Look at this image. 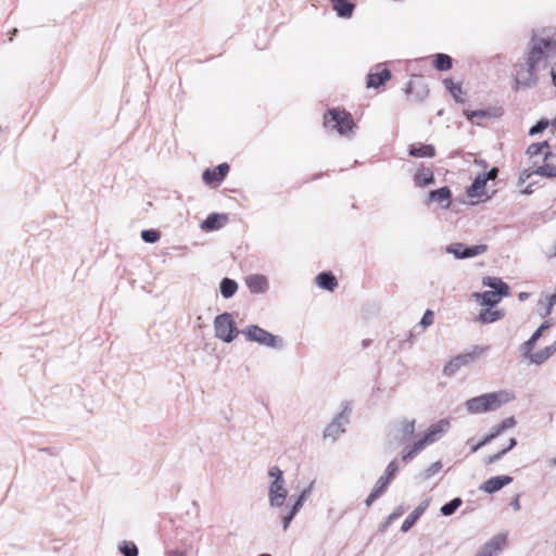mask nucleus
Wrapping results in <instances>:
<instances>
[{"label": "nucleus", "instance_id": "nucleus-29", "mask_svg": "<svg viewBox=\"0 0 556 556\" xmlns=\"http://www.w3.org/2000/svg\"><path fill=\"white\" fill-rule=\"evenodd\" d=\"M433 67L439 72H445L452 68L453 59L446 53H435L432 61Z\"/></svg>", "mask_w": 556, "mask_h": 556}, {"label": "nucleus", "instance_id": "nucleus-28", "mask_svg": "<svg viewBox=\"0 0 556 556\" xmlns=\"http://www.w3.org/2000/svg\"><path fill=\"white\" fill-rule=\"evenodd\" d=\"M486 182L488 181L485 180L484 176L482 174H478L475 177L471 185L469 186V188L467 189L468 197H470V198L480 197L485 189Z\"/></svg>", "mask_w": 556, "mask_h": 556}, {"label": "nucleus", "instance_id": "nucleus-36", "mask_svg": "<svg viewBox=\"0 0 556 556\" xmlns=\"http://www.w3.org/2000/svg\"><path fill=\"white\" fill-rule=\"evenodd\" d=\"M313 485H314V481H312L306 488H304L302 490V492L296 496L294 497V495H291L289 497V501H293V504L294 506H296L298 508H302L303 505H304V502L306 501V498L311 495L312 493V490H313Z\"/></svg>", "mask_w": 556, "mask_h": 556}, {"label": "nucleus", "instance_id": "nucleus-22", "mask_svg": "<svg viewBox=\"0 0 556 556\" xmlns=\"http://www.w3.org/2000/svg\"><path fill=\"white\" fill-rule=\"evenodd\" d=\"M332 10L336 12L337 16L340 18H350L352 17L355 3L351 0H330Z\"/></svg>", "mask_w": 556, "mask_h": 556}, {"label": "nucleus", "instance_id": "nucleus-27", "mask_svg": "<svg viewBox=\"0 0 556 556\" xmlns=\"http://www.w3.org/2000/svg\"><path fill=\"white\" fill-rule=\"evenodd\" d=\"M486 350L488 346L473 345L470 352L457 355L456 359L458 361L460 367L467 366L483 353H485Z\"/></svg>", "mask_w": 556, "mask_h": 556}, {"label": "nucleus", "instance_id": "nucleus-8", "mask_svg": "<svg viewBox=\"0 0 556 556\" xmlns=\"http://www.w3.org/2000/svg\"><path fill=\"white\" fill-rule=\"evenodd\" d=\"M539 70L535 66H531V64H528L526 61L525 64H520L516 66V74H515V89H518L520 87L522 88H532L538 83V77L535 75V71Z\"/></svg>", "mask_w": 556, "mask_h": 556}, {"label": "nucleus", "instance_id": "nucleus-12", "mask_svg": "<svg viewBox=\"0 0 556 556\" xmlns=\"http://www.w3.org/2000/svg\"><path fill=\"white\" fill-rule=\"evenodd\" d=\"M511 482H513V477L507 476V475H501V476H495V477L489 478L479 486V489L481 491H483L484 493L493 494V493L500 491L501 489H503L504 486L508 485Z\"/></svg>", "mask_w": 556, "mask_h": 556}, {"label": "nucleus", "instance_id": "nucleus-44", "mask_svg": "<svg viewBox=\"0 0 556 556\" xmlns=\"http://www.w3.org/2000/svg\"><path fill=\"white\" fill-rule=\"evenodd\" d=\"M548 125L549 123L547 119L541 118L529 129V135L535 136L538 134H541L548 127Z\"/></svg>", "mask_w": 556, "mask_h": 556}, {"label": "nucleus", "instance_id": "nucleus-46", "mask_svg": "<svg viewBox=\"0 0 556 556\" xmlns=\"http://www.w3.org/2000/svg\"><path fill=\"white\" fill-rule=\"evenodd\" d=\"M300 511V508H298L296 506L292 505L288 511L287 515H285L282 517V528L283 530H287L291 523V521L293 520V518L296 516V514Z\"/></svg>", "mask_w": 556, "mask_h": 556}, {"label": "nucleus", "instance_id": "nucleus-53", "mask_svg": "<svg viewBox=\"0 0 556 556\" xmlns=\"http://www.w3.org/2000/svg\"><path fill=\"white\" fill-rule=\"evenodd\" d=\"M491 441H493V440L490 439V435L485 434L479 442H477L476 444H473L470 447V453H476L477 451H479L481 447H483L484 445H486Z\"/></svg>", "mask_w": 556, "mask_h": 556}, {"label": "nucleus", "instance_id": "nucleus-20", "mask_svg": "<svg viewBox=\"0 0 556 556\" xmlns=\"http://www.w3.org/2000/svg\"><path fill=\"white\" fill-rule=\"evenodd\" d=\"M430 504V500H424L403 521L401 531L407 532L422 516Z\"/></svg>", "mask_w": 556, "mask_h": 556}, {"label": "nucleus", "instance_id": "nucleus-30", "mask_svg": "<svg viewBox=\"0 0 556 556\" xmlns=\"http://www.w3.org/2000/svg\"><path fill=\"white\" fill-rule=\"evenodd\" d=\"M504 316V313L500 309H493V307H486L482 309L478 315V321L481 324H491L500 320Z\"/></svg>", "mask_w": 556, "mask_h": 556}, {"label": "nucleus", "instance_id": "nucleus-64", "mask_svg": "<svg viewBox=\"0 0 556 556\" xmlns=\"http://www.w3.org/2000/svg\"><path fill=\"white\" fill-rule=\"evenodd\" d=\"M551 76H552V83L556 87V67H552Z\"/></svg>", "mask_w": 556, "mask_h": 556}, {"label": "nucleus", "instance_id": "nucleus-2", "mask_svg": "<svg viewBox=\"0 0 556 556\" xmlns=\"http://www.w3.org/2000/svg\"><path fill=\"white\" fill-rule=\"evenodd\" d=\"M511 399L513 395L505 390L490 392L467 400L465 407L469 414H482L496 410Z\"/></svg>", "mask_w": 556, "mask_h": 556}, {"label": "nucleus", "instance_id": "nucleus-31", "mask_svg": "<svg viewBox=\"0 0 556 556\" xmlns=\"http://www.w3.org/2000/svg\"><path fill=\"white\" fill-rule=\"evenodd\" d=\"M238 290V283L236 280L225 277L219 282V291L224 299L232 298Z\"/></svg>", "mask_w": 556, "mask_h": 556}, {"label": "nucleus", "instance_id": "nucleus-39", "mask_svg": "<svg viewBox=\"0 0 556 556\" xmlns=\"http://www.w3.org/2000/svg\"><path fill=\"white\" fill-rule=\"evenodd\" d=\"M532 173H535V175L546 178H556V165L545 163L541 166H538L535 169L532 170Z\"/></svg>", "mask_w": 556, "mask_h": 556}, {"label": "nucleus", "instance_id": "nucleus-50", "mask_svg": "<svg viewBox=\"0 0 556 556\" xmlns=\"http://www.w3.org/2000/svg\"><path fill=\"white\" fill-rule=\"evenodd\" d=\"M430 443L422 437L421 439H419L418 441L414 442L412 445H409V447L415 452V453H419L421 452L427 445H429Z\"/></svg>", "mask_w": 556, "mask_h": 556}, {"label": "nucleus", "instance_id": "nucleus-57", "mask_svg": "<svg viewBox=\"0 0 556 556\" xmlns=\"http://www.w3.org/2000/svg\"><path fill=\"white\" fill-rule=\"evenodd\" d=\"M533 169H523L518 178V184L523 185L531 176L535 175V173H532Z\"/></svg>", "mask_w": 556, "mask_h": 556}, {"label": "nucleus", "instance_id": "nucleus-21", "mask_svg": "<svg viewBox=\"0 0 556 556\" xmlns=\"http://www.w3.org/2000/svg\"><path fill=\"white\" fill-rule=\"evenodd\" d=\"M414 182L418 188H425L435 182V177L431 168L421 166L414 174Z\"/></svg>", "mask_w": 556, "mask_h": 556}, {"label": "nucleus", "instance_id": "nucleus-59", "mask_svg": "<svg viewBox=\"0 0 556 556\" xmlns=\"http://www.w3.org/2000/svg\"><path fill=\"white\" fill-rule=\"evenodd\" d=\"M547 302H548V308H545V312L544 314L542 315L543 317L547 316L551 314V311L553 308V306L556 304V293L551 295L548 299H547Z\"/></svg>", "mask_w": 556, "mask_h": 556}, {"label": "nucleus", "instance_id": "nucleus-37", "mask_svg": "<svg viewBox=\"0 0 556 556\" xmlns=\"http://www.w3.org/2000/svg\"><path fill=\"white\" fill-rule=\"evenodd\" d=\"M444 87L451 96L457 101V102H464V100L460 98L462 94V86L460 84L454 83L452 79L446 78L443 80Z\"/></svg>", "mask_w": 556, "mask_h": 556}, {"label": "nucleus", "instance_id": "nucleus-49", "mask_svg": "<svg viewBox=\"0 0 556 556\" xmlns=\"http://www.w3.org/2000/svg\"><path fill=\"white\" fill-rule=\"evenodd\" d=\"M430 443L422 437L421 439H419L418 441L414 442L412 445H409V447L415 452V453H419L421 452L427 445H429Z\"/></svg>", "mask_w": 556, "mask_h": 556}, {"label": "nucleus", "instance_id": "nucleus-16", "mask_svg": "<svg viewBox=\"0 0 556 556\" xmlns=\"http://www.w3.org/2000/svg\"><path fill=\"white\" fill-rule=\"evenodd\" d=\"M248 289L254 294L265 293L268 288V280L264 275L253 274L245 278Z\"/></svg>", "mask_w": 556, "mask_h": 556}, {"label": "nucleus", "instance_id": "nucleus-5", "mask_svg": "<svg viewBox=\"0 0 556 556\" xmlns=\"http://www.w3.org/2000/svg\"><path fill=\"white\" fill-rule=\"evenodd\" d=\"M215 337L225 343L232 342L241 332L238 330L232 315L228 312L217 315L214 319Z\"/></svg>", "mask_w": 556, "mask_h": 556}, {"label": "nucleus", "instance_id": "nucleus-45", "mask_svg": "<svg viewBox=\"0 0 556 556\" xmlns=\"http://www.w3.org/2000/svg\"><path fill=\"white\" fill-rule=\"evenodd\" d=\"M442 469V463L441 462H435L433 464H431L422 473H421V477L424 480H428L429 478H431L432 476H434L435 473H438L440 470Z\"/></svg>", "mask_w": 556, "mask_h": 556}, {"label": "nucleus", "instance_id": "nucleus-6", "mask_svg": "<svg viewBox=\"0 0 556 556\" xmlns=\"http://www.w3.org/2000/svg\"><path fill=\"white\" fill-rule=\"evenodd\" d=\"M341 405V412L332 418L324 430L325 439L336 441L341 433L345 432V426L349 424L351 407L349 402H342Z\"/></svg>", "mask_w": 556, "mask_h": 556}, {"label": "nucleus", "instance_id": "nucleus-18", "mask_svg": "<svg viewBox=\"0 0 556 556\" xmlns=\"http://www.w3.org/2000/svg\"><path fill=\"white\" fill-rule=\"evenodd\" d=\"M392 77V73L388 68H383L379 72H370L366 77V87L367 88H379L384 86Z\"/></svg>", "mask_w": 556, "mask_h": 556}, {"label": "nucleus", "instance_id": "nucleus-4", "mask_svg": "<svg viewBox=\"0 0 556 556\" xmlns=\"http://www.w3.org/2000/svg\"><path fill=\"white\" fill-rule=\"evenodd\" d=\"M241 333L250 342H256L261 345L271 349H282L283 341L280 337L273 334L257 325H249L241 330Z\"/></svg>", "mask_w": 556, "mask_h": 556}, {"label": "nucleus", "instance_id": "nucleus-1", "mask_svg": "<svg viewBox=\"0 0 556 556\" xmlns=\"http://www.w3.org/2000/svg\"><path fill=\"white\" fill-rule=\"evenodd\" d=\"M556 53V30L542 29L541 35L533 30L529 42V51L526 61L538 68L545 66L546 59Z\"/></svg>", "mask_w": 556, "mask_h": 556}, {"label": "nucleus", "instance_id": "nucleus-58", "mask_svg": "<svg viewBox=\"0 0 556 556\" xmlns=\"http://www.w3.org/2000/svg\"><path fill=\"white\" fill-rule=\"evenodd\" d=\"M481 174L484 176L486 181L488 180H493L498 175V168L497 167H492L489 172H483Z\"/></svg>", "mask_w": 556, "mask_h": 556}, {"label": "nucleus", "instance_id": "nucleus-63", "mask_svg": "<svg viewBox=\"0 0 556 556\" xmlns=\"http://www.w3.org/2000/svg\"><path fill=\"white\" fill-rule=\"evenodd\" d=\"M168 556H187L185 552L182 551H170L168 553Z\"/></svg>", "mask_w": 556, "mask_h": 556}, {"label": "nucleus", "instance_id": "nucleus-35", "mask_svg": "<svg viewBox=\"0 0 556 556\" xmlns=\"http://www.w3.org/2000/svg\"><path fill=\"white\" fill-rule=\"evenodd\" d=\"M401 433H402V442H406L412 439L415 433V420L404 419L401 422Z\"/></svg>", "mask_w": 556, "mask_h": 556}, {"label": "nucleus", "instance_id": "nucleus-26", "mask_svg": "<svg viewBox=\"0 0 556 556\" xmlns=\"http://www.w3.org/2000/svg\"><path fill=\"white\" fill-rule=\"evenodd\" d=\"M407 152L413 157H433L435 155V148L432 144H410Z\"/></svg>", "mask_w": 556, "mask_h": 556}, {"label": "nucleus", "instance_id": "nucleus-52", "mask_svg": "<svg viewBox=\"0 0 556 556\" xmlns=\"http://www.w3.org/2000/svg\"><path fill=\"white\" fill-rule=\"evenodd\" d=\"M507 453L504 448H502L501 451H498L497 453L495 454H492L490 456H488L484 460V463L486 465H491V464H494L496 462H498L503 456H505Z\"/></svg>", "mask_w": 556, "mask_h": 556}, {"label": "nucleus", "instance_id": "nucleus-40", "mask_svg": "<svg viewBox=\"0 0 556 556\" xmlns=\"http://www.w3.org/2000/svg\"><path fill=\"white\" fill-rule=\"evenodd\" d=\"M506 543V538L496 535L493 536L489 542L484 543L481 547H489V551L494 554L502 549L503 545Z\"/></svg>", "mask_w": 556, "mask_h": 556}, {"label": "nucleus", "instance_id": "nucleus-61", "mask_svg": "<svg viewBox=\"0 0 556 556\" xmlns=\"http://www.w3.org/2000/svg\"><path fill=\"white\" fill-rule=\"evenodd\" d=\"M475 556H493L489 547H480Z\"/></svg>", "mask_w": 556, "mask_h": 556}, {"label": "nucleus", "instance_id": "nucleus-54", "mask_svg": "<svg viewBox=\"0 0 556 556\" xmlns=\"http://www.w3.org/2000/svg\"><path fill=\"white\" fill-rule=\"evenodd\" d=\"M383 493L380 492L375 486L372 488L370 494L367 496L365 504L367 507H369L378 497H380Z\"/></svg>", "mask_w": 556, "mask_h": 556}, {"label": "nucleus", "instance_id": "nucleus-32", "mask_svg": "<svg viewBox=\"0 0 556 556\" xmlns=\"http://www.w3.org/2000/svg\"><path fill=\"white\" fill-rule=\"evenodd\" d=\"M516 424H517V421L514 416L507 417V418L503 419L500 424L494 426L492 428V430L490 431V433H488V434L490 435V439L494 440L497 437H500L507 429L514 428L516 426Z\"/></svg>", "mask_w": 556, "mask_h": 556}, {"label": "nucleus", "instance_id": "nucleus-13", "mask_svg": "<svg viewBox=\"0 0 556 556\" xmlns=\"http://www.w3.org/2000/svg\"><path fill=\"white\" fill-rule=\"evenodd\" d=\"M399 469L400 467L397 459H392L388 464L384 473L378 479L374 486L378 489L380 492L384 493L391 481L395 478Z\"/></svg>", "mask_w": 556, "mask_h": 556}, {"label": "nucleus", "instance_id": "nucleus-10", "mask_svg": "<svg viewBox=\"0 0 556 556\" xmlns=\"http://www.w3.org/2000/svg\"><path fill=\"white\" fill-rule=\"evenodd\" d=\"M288 496L285 480L273 481L268 490L269 504L273 507H281Z\"/></svg>", "mask_w": 556, "mask_h": 556}, {"label": "nucleus", "instance_id": "nucleus-19", "mask_svg": "<svg viewBox=\"0 0 556 556\" xmlns=\"http://www.w3.org/2000/svg\"><path fill=\"white\" fill-rule=\"evenodd\" d=\"M228 220L227 214L224 213H211L201 223V228L205 231H214L222 228Z\"/></svg>", "mask_w": 556, "mask_h": 556}, {"label": "nucleus", "instance_id": "nucleus-42", "mask_svg": "<svg viewBox=\"0 0 556 556\" xmlns=\"http://www.w3.org/2000/svg\"><path fill=\"white\" fill-rule=\"evenodd\" d=\"M140 237L147 243H155L160 240L161 233L155 229H143Z\"/></svg>", "mask_w": 556, "mask_h": 556}, {"label": "nucleus", "instance_id": "nucleus-11", "mask_svg": "<svg viewBox=\"0 0 556 556\" xmlns=\"http://www.w3.org/2000/svg\"><path fill=\"white\" fill-rule=\"evenodd\" d=\"M229 169L230 167L227 163H220L214 168L204 169L202 179L206 185L219 184L226 178Z\"/></svg>", "mask_w": 556, "mask_h": 556}, {"label": "nucleus", "instance_id": "nucleus-38", "mask_svg": "<svg viewBox=\"0 0 556 556\" xmlns=\"http://www.w3.org/2000/svg\"><path fill=\"white\" fill-rule=\"evenodd\" d=\"M405 92L408 98L412 97V99L416 102H421L429 93V90L426 86H421V88L416 92V94H413V83L408 81L407 86L405 88Z\"/></svg>", "mask_w": 556, "mask_h": 556}, {"label": "nucleus", "instance_id": "nucleus-55", "mask_svg": "<svg viewBox=\"0 0 556 556\" xmlns=\"http://www.w3.org/2000/svg\"><path fill=\"white\" fill-rule=\"evenodd\" d=\"M417 453H415L409 445L406 446L402 453V460L408 463L416 457Z\"/></svg>", "mask_w": 556, "mask_h": 556}, {"label": "nucleus", "instance_id": "nucleus-25", "mask_svg": "<svg viewBox=\"0 0 556 556\" xmlns=\"http://www.w3.org/2000/svg\"><path fill=\"white\" fill-rule=\"evenodd\" d=\"M315 283L320 289L332 291L338 286V280L332 271H321L316 276Z\"/></svg>", "mask_w": 556, "mask_h": 556}, {"label": "nucleus", "instance_id": "nucleus-15", "mask_svg": "<svg viewBox=\"0 0 556 556\" xmlns=\"http://www.w3.org/2000/svg\"><path fill=\"white\" fill-rule=\"evenodd\" d=\"M452 190L447 186L440 187L435 190H431L428 193V202H435L442 205L443 208L451 206Z\"/></svg>", "mask_w": 556, "mask_h": 556}, {"label": "nucleus", "instance_id": "nucleus-34", "mask_svg": "<svg viewBox=\"0 0 556 556\" xmlns=\"http://www.w3.org/2000/svg\"><path fill=\"white\" fill-rule=\"evenodd\" d=\"M462 504L463 500L460 497H454L441 506L440 513L446 517L452 516L462 506Z\"/></svg>", "mask_w": 556, "mask_h": 556}, {"label": "nucleus", "instance_id": "nucleus-51", "mask_svg": "<svg viewBox=\"0 0 556 556\" xmlns=\"http://www.w3.org/2000/svg\"><path fill=\"white\" fill-rule=\"evenodd\" d=\"M268 476L274 478L273 481L285 480L283 479V472H282V470L278 466L270 467L269 470H268Z\"/></svg>", "mask_w": 556, "mask_h": 556}, {"label": "nucleus", "instance_id": "nucleus-9", "mask_svg": "<svg viewBox=\"0 0 556 556\" xmlns=\"http://www.w3.org/2000/svg\"><path fill=\"white\" fill-rule=\"evenodd\" d=\"M463 114L471 124L480 125L477 119L496 118L503 115L502 108H488L481 110H464Z\"/></svg>", "mask_w": 556, "mask_h": 556}, {"label": "nucleus", "instance_id": "nucleus-17", "mask_svg": "<svg viewBox=\"0 0 556 556\" xmlns=\"http://www.w3.org/2000/svg\"><path fill=\"white\" fill-rule=\"evenodd\" d=\"M551 320H545L540 325V327L531 334V337L520 345V352L522 353V355H530V352L533 351L538 340L542 337L545 330L551 328Z\"/></svg>", "mask_w": 556, "mask_h": 556}, {"label": "nucleus", "instance_id": "nucleus-41", "mask_svg": "<svg viewBox=\"0 0 556 556\" xmlns=\"http://www.w3.org/2000/svg\"><path fill=\"white\" fill-rule=\"evenodd\" d=\"M403 513H404V508H403V506H399V507H396V508H395V509H394V510H393V511H392V513L387 517V519H386L383 522H381V523H380V526H379V531H380V532H382V533H383V532H386V531L388 530V528L391 526V523H392L395 519L400 518V517L403 515Z\"/></svg>", "mask_w": 556, "mask_h": 556}, {"label": "nucleus", "instance_id": "nucleus-3", "mask_svg": "<svg viewBox=\"0 0 556 556\" xmlns=\"http://www.w3.org/2000/svg\"><path fill=\"white\" fill-rule=\"evenodd\" d=\"M324 126L337 130L341 136L350 137L354 132L355 123L350 112L331 108L324 115Z\"/></svg>", "mask_w": 556, "mask_h": 556}, {"label": "nucleus", "instance_id": "nucleus-7", "mask_svg": "<svg viewBox=\"0 0 556 556\" xmlns=\"http://www.w3.org/2000/svg\"><path fill=\"white\" fill-rule=\"evenodd\" d=\"M488 250L486 244L467 245L462 242H455L446 245L445 251L453 254L457 260H466L478 256Z\"/></svg>", "mask_w": 556, "mask_h": 556}, {"label": "nucleus", "instance_id": "nucleus-14", "mask_svg": "<svg viewBox=\"0 0 556 556\" xmlns=\"http://www.w3.org/2000/svg\"><path fill=\"white\" fill-rule=\"evenodd\" d=\"M450 421L447 419H441L435 424H432L424 433V438L431 444L437 442L442 434L450 429Z\"/></svg>", "mask_w": 556, "mask_h": 556}, {"label": "nucleus", "instance_id": "nucleus-56", "mask_svg": "<svg viewBox=\"0 0 556 556\" xmlns=\"http://www.w3.org/2000/svg\"><path fill=\"white\" fill-rule=\"evenodd\" d=\"M543 151L541 150L540 146L538 144V142L535 143H531L528 148H527V151L526 153L530 156V157H533V156H536L539 154H541Z\"/></svg>", "mask_w": 556, "mask_h": 556}, {"label": "nucleus", "instance_id": "nucleus-60", "mask_svg": "<svg viewBox=\"0 0 556 556\" xmlns=\"http://www.w3.org/2000/svg\"><path fill=\"white\" fill-rule=\"evenodd\" d=\"M510 507L515 510V511H518L520 509V502H519V495H516L511 502H510Z\"/></svg>", "mask_w": 556, "mask_h": 556}, {"label": "nucleus", "instance_id": "nucleus-48", "mask_svg": "<svg viewBox=\"0 0 556 556\" xmlns=\"http://www.w3.org/2000/svg\"><path fill=\"white\" fill-rule=\"evenodd\" d=\"M433 320H434V313L433 311L431 309H426V312L424 313L420 321H419V325L422 327V328H427L429 326H431L433 324Z\"/></svg>", "mask_w": 556, "mask_h": 556}, {"label": "nucleus", "instance_id": "nucleus-33", "mask_svg": "<svg viewBox=\"0 0 556 556\" xmlns=\"http://www.w3.org/2000/svg\"><path fill=\"white\" fill-rule=\"evenodd\" d=\"M482 285L493 289L492 291L501 290V292L509 293V287L502 279L496 277H484Z\"/></svg>", "mask_w": 556, "mask_h": 556}, {"label": "nucleus", "instance_id": "nucleus-62", "mask_svg": "<svg viewBox=\"0 0 556 556\" xmlns=\"http://www.w3.org/2000/svg\"><path fill=\"white\" fill-rule=\"evenodd\" d=\"M517 445V440L516 438H510L509 441H508V444L506 447H504V450L506 451V453H508L509 451H511L515 446Z\"/></svg>", "mask_w": 556, "mask_h": 556}, {"label": "nucleus", "instance_id": "nucleus-43", "mask_svg": "<svg viewBox=\"0 0 556 556\" xmlns=\"http://www.w3.org/2000/svg\"><path fill=\"white\" fill-rule=\"evenodd\" d=\"M118 549L123 556H138V547L132 542L124 541L122 544H119Z\"/></svg>", "mask_w": 556, "mask_h": 556}, {"label": "nucleus", "instance_id": "nucleus-47", "mask_svg": "<svg viewBox=\"0 0 556 556\" xmlns=\"http://www.w3.org/2000/svg\"><path fill=\"white\" fill-rule=\"evenodd\" d=\"M459 368H460V365H459L458 361L456 359V357H454L444 366L443 374L445 376H453L457 372V370H459Z\"/></svg>", "mask_w": 556, "mask_h": 556}, {"label": "nucleus", "instance_id": "nucleus-23", "mask_svg": "<svg viewBox=\"0 0 556 556\" xmlns=\"http://www.w3.org/2000/svg\"><path fill=\"white\" fill-rule=\"evenodd\" d=\"M509 293L497 291H484L482 293H473L477 300L481 301V304L486 307H494L498 304L502 298L507 296Z\"/></svg>", "mask_w": 556, "mask_h": 556}, {"label": "nucleus", "instance_id": "nucleus-24", "mask_svg": "<svg viewBox=\"0 0 556 556\" xmlns=\"http://www.w3.org/2000/svg\"><path fill=\"white\" fill-rule=\"evenodd\" d=\"M556 352V342L553 344L545 346L544 349L532 353L530 355H522L525 358L529 359L530 363L535 365H541L546 362L554 353Z\"/></svg>", "mask_w": 556, "mask_h": 556}]
</instances>
